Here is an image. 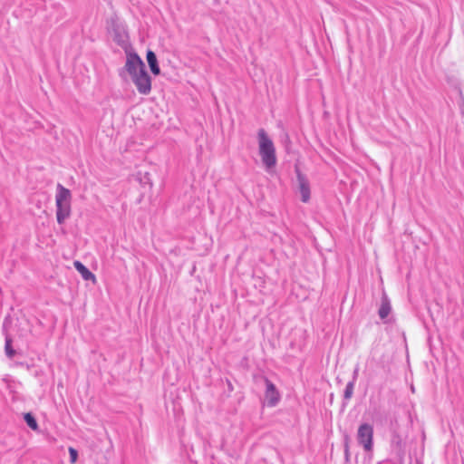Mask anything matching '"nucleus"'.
Returning <instances> with one entry per match:
<instances>
[{
  "instance_id": "f8f14e48",
  "label": "nucleus",
  "mask_w": 464,
  "mask_h": 464,
  "mask_svg": "<svg viewBox=\"0 0 464 464\" xmlns=\"http://www.w3.org/2000/svg\"><path fill=\"white\" fill-rule=\"evenodd\" d=\"M5 351L6 356L9 358H13L15 354V351L12 347V340L8 336L5 338Z\"/></svg>"
},
{
  "instance_id": "f257e3e1",
  "label": "nucleus",
  "mask_w": 464,
  "mask_h": 464,
  "mask_svg": "<svg viewBox=\"0 0 464 464\" xmlns=\"http://www.w3.org/2000/svg\"><path fill=\"white\" fill-rule=\"evenodd\" d=\"M258 153L266 172L271 173L277 164L276 147L264 129L257 132Z\"/></svg>"
},
{
  "instance_id": "39448f33",
  "label": "nucleus",
  "mask_w": 464,
  "mask_h": 464,
  "mask_svg": "<svg viewBox=\"0 0 464 464\" xmlns=\"http://www.w3.org/2000/svg\"><path fill=\"white\" fill-rule=\"evenodd\" d=\"M125 69L131 78L138 75L140 72L146 71L144 63L136 53H127Z\"/></svg>"
},
{
  "instance_id": "6e6552de",
  "label": "nucleus",
  "mask_w": 464,
  "mask_h": 464,
  "mask_svg": "<svg viewBox=\"0 0 464 464\" xmlns=\"http://www.w3.org/2000/svg\"><path fill=\"white\" fill-rule=\"evenodd\" d=\"M73 266L84 280L95 281V276L82 262L74 261Z\"/></svg>"
},
{
  "instance_id": "f03ea898",
  "label": "nucleus",
  "mask_w": 464,
  "mask_h": 464,
  "mask_svg": "<svg viewBox=\"0 0 464 464\" xmlns=\"http://www.w3.org/2000/svg\"><path fill=\"white\" fill-rule=\"evenodd\" d=\"M71 191L58 183L55 194L56 219L62 225L71 216Z\"/></svg>"
},
{
  "instance_id": "20e7f679",
  "label": "nucleus",
  "mask_w": 464,
  "mask_h": 464,
  "mask_svg": "<svg viewBox=\"0 0 464 464\" xmlns=\"http://www.w3.org/2000/svg\"><path fill=\"white\" fill-rule=\"evenodd\" d=\"M357 440L365 451H371L373 447V427L369 423H362L357 431Z\"/></svg>"
},
{
  "instance_id": "423d86ee",
  "label": "nucleus",
  "mask_w": 464,
  "mask_h": 464,
  "mask_svg": "<svg viewBox=\"0 0 464 464\" xmlns=\"http://www.w3.org/2000/svg\"><path fill=\"white\" fill-rule=\"evenodd\" d=\"M296 174V181H297V188L301 194V200L304 203L309 202L311 198V188L310 182L307 177L301 172V170L296 167L295 168Z\"/></svg>"
},
{
  "instance_id": "ddd939ff",
  "label": "nucleus",
  "mask_w": 464,
  "mask_h": 464,
  "mask_svg": "<svg viewBox=\"0 0 464 464\" xmlns=\"http://www.w3.org/2000/svg\"><path fill=\"white\" fill-rule=\"evenodd\" d=\"M355 382L354 381H350L344 389L343 397L345 400H350L353 393Z\"/></svg>"
},
{
  "instance_id": "0eeeda50",
  "label": "nucleus",
  "mask_w": 464,
  "mask_h": 464,
  "mask_svg": "<svg viewBox=\"0 0 464 464\" xmlns=\"http://www.w3.org/2000/svg\"><path fill=\"white\" fill-rule=\"evenodd\" d=\"M131 80L140 94L147 95L150 92L151 79L146 71L140 72V73L132 77Z\"/></svg>"
},
{
  "instance_id": "9d476101",
  "label": "nucleus",
  "mask_w": 464,
  "mask_h": 464,
  "mask_svg": "<svg viewBox=\"0 0 464 464\" xmlns=\"http://www.w3.org/2000/svg\"><path fill=\"white\" fill-rule=\"evenodd\" d=\"M391 311H392V306H391L390 301L388 300L387 297H383L382 299V304H381V306L378 311L380 318L382 320L387 318V316L390 314Z\"/></svg>"
},
{
  "instance_id": "7ed1b4c3",
  "label": "nucleus",
  "mask_w": 464,
  "mask_h": 464,
  "mask_svg": "<svg viewBox=\"0 0 464 464\" xmlns=\"http://www.w3.org/2000/svg\"><path fill=\"white\" fill-rule=\"evenodd\" d=\"M266 386L263 404L267 407H276L281 401V394L276 385L266 377H263Z\"/></svg>"
},
{
  "instance_id": "9b49d317",
  "label": "nucleus",
  "mask_w": 464,
  "mask_h": 464,
  "mask_svg": "<svg viewBox=\"0 0 464 464\" xmlns=\"http://www.w3.org/2000/svg\"><path fill=\"white\" fill-rule=\"evenodd\" d=\"M24 420L33 430H38V423L32 413H25L24 415Z\"/></svg>"
},
{
  "instance_id": "4468645a",
  "label": "nucleus",
  "mask_w": 464,
  "mask_h": 464,
  "mask_svg": "<svg viewBox=\"0 0 464 464\" xmlns=\"http://www.w3.org/2000/svg\"><path fill=\"white\" fill-rule=\"evenodd\" d=\"M69 454H70V461L71 463H75L78 458V452L75 449L70 447L69 448Z\"/></svg>"
},
{
  "instance_id": "1a4fd4ad",
  "label": "nucleus",
  "mask_w": 464,
  "mask_h": 464,
  "mask_svg": "<svg viewBox=\"0 0 464 464\" xmlns=\"http://www.w3.org/2000/svg\"><path fill=\"white\" fill-rule=\"evenodd\" d=\"M147 62L149 63L150 69L154 75H159L160 73V69L158 64L157 56L154 52L149 50L147 52Z\"/></svg>"
},
{
  "instance_id": "2eb2a0df",
  "label": "nucleus",
  "mask_w": 464,
  "mask_h": 464,
  "mask_svg": "<svg viewBox=\"0 0 464 464\" xmlns=\"http://www.w3.org/2000/svg\"><path fill=\"white\" fill-rule=\"evenodd\" d=\"M358 373H359V367L356 366L355 369L353 370V379H352V381H354V382H356V380H357V377H358Z\"/></svg>"
}]
</instances>
